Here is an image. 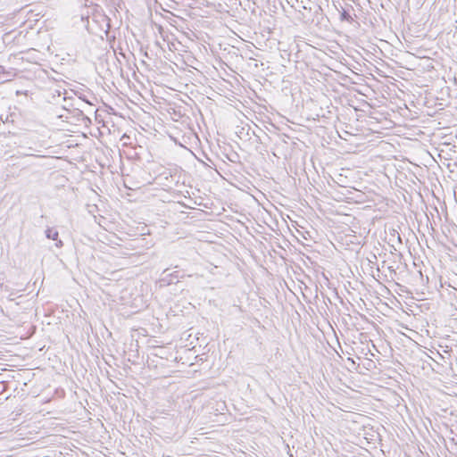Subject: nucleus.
<instances>
[{"label":"nucleus","mask_w":457,"mask_h":457,"mask_svg":"<svg viewBox=\"0 0 457 457\" xmlns=\"http://www.w3.org/2000/svg\"><path fill=\"white\" fill-rule=\"evenodd\" d=\"M252 136H256L254 129H251L248 125L247 128L242 127L239 137L243 138L244 137H246V139H251Z\"/></svg>","instance_id":"obj_4"},{"label":"nucleus","mask_w":457,"mask_h":457,"mask_svg":"<svg viewBox=\"0 0 457 457\" xmlns=\"http://www.w3.org/2000/svg\"><path fill=\"white\" fill-rule=\"evenodd\" d=\"M267 100L265 98H262L261 96H259V104H258V106H259V115L261 113H262V109H264L266 112H268V107L266 105L267 104Z\"/></svg>","instance_id":"obj_5"},{"label":"nucleus","mask_w":457,"mask_h":457,"mask_svg":"<svg viewBox=\"0 0 457 457\" xmlns=\"http://www.w3.org/2000/svg\"><path fill=\"white\" fill-rule=\"evenodd\" d=\"M167 271L168 270H165L163 271V277L162 278V281L166 282L168 285H170L173 283V279L171 278V277L168 276Z\"/></svg>","instance_id":"obj_6"},{"label":"nucleus","mask_w":457,"mask_h":457,"mask_svg":"<svg viewBox=\"0 0 457 457\" xmlns=\"http://www.w3.org/2000/svg\"><path fill=\"white\" fill-rule=\"evenodd\" d=\"M262 245H263V242L259 238V246H258L259 251L260 250L262 251Z\"/></svg>","instance_id":"obj_12"},{"label":"nucleus","mask_w":457,"mask_h":457,"mask_svg":"<svg viewBox=\"0 0 457 457\" xmlns=\"http://www.w3.org/2000/svg\"><path fill=\"white\" fill-rule=\"evenodd\" d=\"M262 31L259 33V51H271L278 49V42L273 36L272 29L275 26V19L271 15H267L263 18Z\"/></svg>","instance_id":"obj_1"},{"label":"nucleus","mask_w":457,"mask_h":457,"mask_svg":"<svg viewBox=\"0 0 457 457\" xmlns=\"http://www.w3.org/2000/svg\"><path fill=\"white\" fill-rule=\"evenodd\" d=\"M437 355H438L440 358H443V355H442L440 353H437Z\"/></svg>","instance_id":"obj_16"},{"label":"nucleus","mask_w":457,"mask_h":457,"mask_svg":"<svg viewBox=\"0 0 457 457\" xmlns=\"http://www.w3.org/2000/svg\"><path fill=\"white\" fill-rule=\"evenodd\" d=\"M341 20L350 21H352V17H351V15L348 12L344 11L341 13Z\"/></svg>","instance_id":"obj_8"},{"label":"nucleus","mask_w":457,"mask_h":457,"mask_svg":"<svg viewBox=\"0 0 457 457\" xmlns=\"http://www.w3.org/2000/svg\"><path fill=\"white\" fill-rule=\"evenodd\" d=\"M387 269H388V270H389V272H390V274H391V275H392V274H394V275H395V274H396V271H395V270L394 269V267H393V266H389Z\"/></svg>","instance_id":"obj_10"},{"label":"nucleus","mask_w":457,"mask_h":457,"mask_svg":"<svg viewBox=\"0 0 457 457\" xmlns=\"http://www.w3.org/2000/svg\"><path fill=\"white\" fill-rule=\"evenodd\" d=\"M21 155H24V156H30L32 155L31 154H28V153H21Z\"/></svg>","instance_id":"obj_13"},{"label":"nucleus","mask_w":457,"mask_h":457,"mask_svg":"<svg viewBox=\"0 0 457 457\" xmlns=\"http://www.w3.org/2000/svg\"><path fill=\"white\" fill-rule=\"evenodd\" d=\"M437 355H438L440 358H443V355H442L440 353H437Z\"/></svg>","instance_id":"obj_15"},{"label":"nucleus","mask_w":457,"mask_h":457,"mask_svg":"<svg viewBox=\"0 0 457 457\" xmlns=\"http://www.w3.org/2000/svg\"><path fill=\"white\" fill-rule=\"evenodd\" d=\"M392 237H395L396 236L397 237V241L399 242V244H402V238H401V236L400 234L396 231V230H393V233L391 234Z\"/></svg>","instance_id":"obj_9"},{"label":"nucleus","mask_w":457,"mask_h":457,"mask_svg":"<svg viewBox=\"0 0 457 457\" xmlns=\"http://www.w3.org/2000/svg\"><path fill=\"white\" fill-rule=\"evenodd\" d=\"M437 355H438L440 358H443V355H442L440 353H437Z\"/></svg>","instance_id":"obj_17"},{"label":"nucleus","mask_w":457,"mask_h":457,"mask_svg":"<svg viewBox=\"0 0 457 457\" xmlns=\"http://www.w3.org/2000/svg\"><path fill=\"white\" fill-rule=\"evenodd\" d=\"M254 5H255L254 1L253 3H250L249 1H247V3L245 4V10H246V8H248L249 10H251V12L253 14H254V12H255Z\"/></svg>","instance_id":"obj_7"},{"label":"nucleus","mask_w":457,"mask_h":457,"mask_svg":"<svg viewBox=\"0 0 457 457\" xmlns=\"http://www.w3.org/2000/svg\"><path fill=\"white\" fill-rule=\"evenodd\" d=\"M168 276L171 277V278H178V275L176 273H169Z\"/></svg>","instance_id":"obj_11"},{"label":"nucleus","mask_w":457,"mask_h":457,"mask_svg":"<svg viewBox=\"0 0 457 457\" xmlns=\"http://www.w3.org/2000/svg\"><path fill=\"white\" fill-rule=\"evenodd\" d=\"M45 235L46 238L55 241V246L57 248L62 247L63 243L61 239H59V233L56 229H54V228H47L45 230Z\"/></svg>","instance_id":"obj_3"},{"label":"nucleus","mask_w":457,"mask_h":457,"mask_svg":"<svg viewBox=\"0 0 457 457\" xmlns=\"http://www.w3.org/2000/svg\"><path fill=\"white\" fill-rule=\"evenodd\" d=\"M437 355H438L440 358H443V355H442L440 353H437Z\"/></svg>","instance_id":"obj_14"},{"label":"nucleus","mask_w":457,"mask_h":457,"mask_svg":"<svg viewBox=\"0 0 457 457\" xmlns=\"http://www.w3.org/2000/svg\"><path fill=\"white\" fill-rule=\"evenodd\" d=\"M259 305L263 308L262 312L261 313L263 316L262 320V328L264 332V337L267 340H271L276 337L277 328L273 320V310L269 301L265 298L259 300ZM261 325V321L259 320V326Z\"/></svg>","instance_id":"obj_2"}]
</instances>
